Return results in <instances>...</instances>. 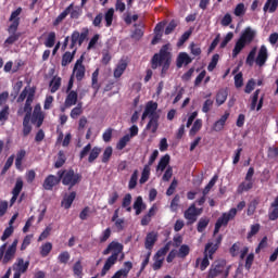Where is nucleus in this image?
<instances>
[{
  "mask_svg": "<svg viewBox=\"0 0 278 278\" xmlns=\"http://www.w3.org/2000/svg\"><path fill=\"white\" fill-rule=\"evenodd\" d=\"M170 46L165 45L161 48L160 53L154 54L152 58V68H157V66H163L162 73H166L170 66Z\"/></svg>",
  "mask_w": 278,
  "mask_h": 278,
  "instance_id": "1",
  "label": "nucleus"
},
{
  "mask_svg": "<svg viewBox=\"0 0 278 278\" xmlns=\"http://www.w3.org/2000/svg\"><path fill=\"white\" fill-rule=\"evenodd\" d=\"M36 94V90L31 87H25L20 97L17 98V103H23L26 99V103L23 109L17 111V114L22 116V114H26L28 118H31V103H34V97Z\"/></svg>",
  "mask_w": 278,
  "mask_h": 278,
  "instance_id": "2",
  "label": "nucleus"
},
{
  "mask_svg": "<svg viewBox=\"0 0 278 278\" xmlns=\"http://www.w3.org/2000/svg\"><path fill=\"white\" fill-rule=\"evenodd\" d=\"M244 207H247V202L241 201L237 205V208H230L229 212L224 213L215 224L214 236L220 231V227H225L228 225L229 220H233V218H236V214H238V211L242 212Z\"/></svg>",
  "mask_w": 278,
  "mask_h": 278,
  "instance_id": "3",
  "label": "nucleus"
},
{
  "mask_svg": "<svg viewBox=\"0 0 278 278\" xmlns=\"http://www.w3.org/2000/svg\"><path fill=\"white\" fill-rule=\"evenodd\" d=\"M18 247V239H15L12 244L8 247V243H3L0 247V261L2 264H10L12 260L16 256V249Z\"/></svg>",
  "mask_w": 278,
  "mask_h": 278,
  "instance_id": "4",
  "label": "nucleus"
},
{
  "mask_svg": "<svg viewBox=\"0 0 278 278\" xmlns=\"http://www.w3.org/2000/svg\"><path fill=\"white\" fill-rule=\"evenodd\" d=\"M227 278L229 277V266L225 261H215L208 270V278Z\"/></svg>",
  "mask_w": 278,
  "mask_h": 278,
  "instance_id": "5",
  "label": "nucleus"
},
{
  "mask_svg": "<svg viewBox=\"0 0 278 278\" xmlns=\"http://www.w3.org/2000/svg\"><path fill=\"white\" fill-rule=\"evenodd\" d=\"M58 175L60 179H62V184L64 186H70V188H73V186H76V184L81 181V176L79 174H75L73 169L59 172Z\"/></svg>",
  "mask_w": 278,
  "mask_h": 278,
  "instance_id": "6",
  "label": "nucleus"
},
{
  "mask_svg": "<svg viewBox=\"0 0 278 278\" xmlns=\"http://www.w3.org/2000/svg\"><path fill=\"white\" fill-rule=\"evenodd\" d=\"M255 175V169L250 167L245 175L244 181L238 186L237 192L242 194V192H249V190L253 189V185L255 184V179L253 176Z\"/></svg>",
  "mask_w": 278,
  "mask_h": 278,
  "instance_id": "7",
  "label": "nucleus"
},
{
  "mask_svg": "<svg viewBox=\"0 0 278 278\" xmlns=\"http://www.w3.org/2000/svg\"><path fill=\"white\" fill-rule=\"evenodd\" d=\"M28 268H29V261L17 258L12 266V269L14 270L13 278H21V275H25Z\"/></svg>",
  "mask_w": 278,
  "mask_h": 278,
  "instance_id": "8",
  "label": "nucleus"
},
{
  "mask_svg": "<svg viewBox=\"0 0 278 278\" xmlns=\"http://www.w3.org/2000/svg\"><path fill=\"white\" fill-rule=\"evenodd\" d=\"M141 118L142 121H144V118H160L157 103L153 101L148 102Z\"/></svg>",
  "mask_w": 278,
  "mask_h": 278,
  "instance_id": "9",
  "label": "nucleus"
},
{
  "mask_svg": "<svg viewBox=\"0 0 278 278\" xmlns=\"http://www.w3.org/2000/svg\"><path fill=\"white\" fill-rule=\"evenodd\" d=\"M73 77L77 79V81H81L84 77H86V66L84 65V56H80L73 68Z\"/></svg>",
  "mask_w": 278,
  "mask_h": 278,
  "instance_id": "10",
  "label": "nucleus"
},
{
  "mask_svg": "<svg viewBox=\"0 0 278 278\" xmlns=\"http://www.w3.org/2000/svg\"><path fill=\"white\" fill-rule=\"evenodd\" d=\"M110 253L118 258V255L123 253V243H119L118 241H112L103 251V255H110Z\"/></svg>",
  "mask_w": 278,
  "mask_h": 278,
  "instance_id": "11",
  "label": "nucleus"
},
{
  "mask_svg": "<svg viewBox=\"0 0 278 278\" xmlns=\"http://www.w3.org/2000/svg\"><path fill=\"white\" fill-rule=\"evenodd\" d=\"M220 242H223V237L222 236L216 238L215 243L214 242H208L205 245V249H204V256L212 260L213 258L212 255H214V253H216V251H218V245L220 244Z\"/></svg>",
  "mask_w": 278,
  "mask_h": 278,
  "instance_id": "12",
  "label": "nucleus"
},
{
  "mask_svg": "<svg viewBox=\"0 0 278 278\" xmlns=\"http://www.w3.org/2000/svg\"><path fill=\"white\" fill-rule=\"evenodd\" d=\"M266 62H268V48L263 45L257 52L255 64L262 68V66L266 65Z\"/></svg>",
  "mask_w": 278,
  "mask_h": 278,
  "instance_id": "13",
  "label": "nucleus"
},
{
  "mask_svg": "<svg viewBox=\"0 0 278 278\" xmlns=\"http://www.w3.org/2000/svg\"><path fill=\"white\" fill-rule=\"evenodd\" d=\"M257 36V30L253 29L251 27H247L242 33L241 36L239 37L245 45H251Z\"/></svg>",
  "mask_w": 278,
  "mask_h": 278,
  "instance_id": "14",
  "label": "nucleus"
},
{
  "mask_svg": "<svg viewBox=\"0 0 278 278\" xmlns=\"http://www.w3.org/2000/svg\"><path fill=\"white\" fill-rule=\"evenodd\" d=\"M203 212V208H197V205L192 204L186 212L185 218L189 220V223H195L197 216H199Z\"/></svg>",
  "mask_w": 278,
  "mask_h": 278,
  "instance_id": "15",
  "label": "nucleus"
},
{
  "mask_svg": "<svg viewBox=\"0 0 278 278\" xmlns=\"http://www.w3.org/2000/svg\"><path fill=\"white\" fill-rule=\"evenodd\" d=\"M33 123H36L37 127H40L45 121V115L42 114V108L40 104H36L33 112Z\"/></svg>",
  "mask_w": 278,
  "mask_h": 278,
  "instance_id": "16",
  "label": "nucleus"
},
{
  "mask_svg": "<svg viewBox=\"0 0 278 278\" xmlns=\"http://www.w3.org/2000/svg\"><path fill=\"white\" fill-rule=\"evenodd\" d=\"M22 190H23V178L17 177L15 186L12 190L13 195L11 198V205H14V203H16V199H18V194H21Z\"/></svg>",
  "mask_w": 278,
  "mask_h": 278,
  "instance_id": "17",
  "label": "nucleus"
},
{
  "mask_svg": "<svg viewBox=\"0 0 278 278\" xmlns=\"http://www.w3.org/2000/svg\"><path fill=\"white\" fill-rule=\"evenodd\" d=\"M131 268H134V264L131 262H125L124 267L117 270L111 278H126Z\"/></svg>",
  "mask_w": 278,
  "mask_h": 278,
  "instance_id": "18",
  "label": "nucleus"
},
{
  "mask_svg": "<svg viewBox=\"0 0 278 278\" xmlns=\"http://www.w3.org/2000/svg\"><path fill=\"white\" fill-rule=\"evenodd\" d=\"M192 62V58L186 52H180L176 60V66L181 68V66H188Z\"/></svg>",
  "mask_w": 278,
  "mask_h": 278,
  "instance_id": "19",
  "label": "nucleus"
},
{
  "mask_svg": "<svg viewBox=\"0 0 278 278\" xmlns=\"http://www.w3.org/2000/svg\"><path fill=\"white\" fill-rule=\"evenodd\" d=\"M228 118L229 112H225V114L222 115L220 118L213 124V131H223V129H225V124L227 123Z\"/></svg>",
  "mask_w": 278,
  "mask_h": 278,
  "instance_id": "20",
  "label": "nucleus"
},
{
  "mask_svg": "<svg viewBox=\"0 0 278 278\" xmlns=\"http://www.w3.org/2000/svg\"><path fill=\"white\" fill-rule=\"evenodd\" d=\"M60 177H55L54 175L48 176L43 181L45 190H53V186H58L60 184Z\"/></svg>",
  "mask_w": 278,
  "mask_h": 278,
  "instance_id": "21",
  "label": "nucleus"
},
{
  "mask_svg": "<svg viewBox=\"0 0 278 278\" xmlns=\"http://www.w3.org/2000/svg\"><path fill=\"white\" fill-rule=\"evenodd\" d=\"M118 258H116L115 255L109 256L101 270V277H105V275H108V271L112 268V266H114V264H116Z\"/></svg>",
  "mask_w": 278,
  "mask_h": 278,
  "instance_id": "22",
  "label": "nucleus"
},
{
  "mask_svg": "<svg viewBox=\"0 0 278 278\" xmlns=\"http://www.w3.org/2000/svg\"><path fill=\"white\" fill-rule=\"evenodd\" d=\"M75 197H77L75 191L71 192L70 194H65L61 202L62 207L70 210L71 205H73V201H75Z\"/></svg>",
  "mask_w": 278,
  "mask_h": 278,
  "instance_id": "23",
  "label": "nucleus"
},
{
  "mask_svg": "<svg viewBox=\"0 0 278 278\" xmlns=\"http://www.w3.org/2000/svg\"><path fill=\"white\" fill-rule=\"evenodd\" d=\"M155 242H157V235L155 232L148 233L146 237V243H144L146 249H148V251H151Z\"/></svg>",
  "mask_w": 278,
  "mask_h": 278,
  "instance_id": "24",
  "label": "nucleus"
},
{
  "mask_svg": "<svg viewBox=\"0 0 278 278\" xmlns=\"http://www.w3.org/2000/svg\"><path fill=\"white\" fill-rule=\"evenodd\" d=\"M71 10H73V3H71L53 22L54 27H58L66 16L71 14Z\"/></svg>",
  "mask_w": 278,
  "mask_h": 278,
  "instance_id": "25",
  "label": "nucleus"
},
{
  "mask_svg": "<svg viewBox=\"0 0 278 278\" xmlns=\"http://www.w3.org/2000/svg\"><path fill=\"white\" fill-rule=\"evenodd\" d=\"M127 71V62L126 61H119L114 70V77L118 79V77L123 76V73Z\"/></svg>",
  "mask_w": 278,
  "mask_h": 278,
  "instance_id": "26",
  "label": "nucleus"
},
{
  "mask_svg": "<svg viewBox=\"0 0 278 278\" xmlns=\"http://www.w3.org/2000/svg\"><path fill=\"white\" fill-rule=\"evenodd\" d=\"M247 45L249 43H245L241 38H239L235 43V48L232 50V58H238V55H240V53L242 52V49H244Z\"/></svg>",
  "mask_w": 278,
  "mask_h": 278,
  "instance_id": "27",
  "label": "nucleus"
},
{
  "mask_svg": "<svg viewBox=\"0 0 278 278\" xmlns=\"http://www.w3.org/2000/svg\"><path fill=\"white\" fill-rule=\"evenodd\" d=\"M77 103V93L76 91H70L65 99V106L66 108H73V105H76Z\"/></svg>",
  "mask_w": 278,
  "mask_h": 278,
  "instance_id": "28",
  "label": "nucleus"
},
{
  "mask_svg": "<svg viewBox=\"0 0 278 278\" xmlns=\"http://www.w3.org/2000/svg\"><path fill=\"white\" fill-rule=\"evenodd\" d=\"M201 127H203V119H195L190 131L189 136L194 137L199 131H201Z\"/></svg>",
  "mask_w": 278,
  "mask_h": 278,
  "instance_id": "29",
  "label": "nucleus"
},
{
  "mask_svg": "<svg viewBox=\"0 0 278 278\" xmlns=\"http://www.w3.org/2000/svg\"><path fill=\"white\" fill-rule=\"evenodd\" d=\"M169 162H170V155L165 154L164 156L161 157L159 165L156 167V170L164 172L168 166Z\"/></svg>",
  "mask_w": 278,
  "mask_h": 278,
  "instance_id": "30",
  "label": "nucleus"
},
{
  "mask_svg": "<svg viewBox=\"0 0 278 278\" xmlns=\"http://www.w3.org/2000/svg\"><path fill=\"white\" fill-rule=\"evenodd\" d=\"M144 202L142 201V197H138L134 203V210H136V215L140 216L142 214V210H144Z\"/></svg>",
  "mask_w": 278,
  "mask_h": 278,
  "instance_id": "31",
  "label": "nucleus"
},
{
  "mask_svg": "<svg viewBox=\"0 0 278 278\" xmlns=\"http://www.w3.org/2000/svg\"><path fill=\"white\" fill-rule=\"evenodd\" d=\"M60 86H62V78H52V80L50 81V92H58V90H60Z\"/></svg>",
  "mask_w": 278,
  "mask_h": 278,
  "instance_id": "32",
  "label": "nucleus"
},
{
  "mask_svg": "<svg viewBox=\"0 0 278 278\" xmlns=\"http://www.w3.org/2000/svg\"><path fill=\"white\" fill-rule=\"evenodd\" d=\"M260 229H262V226L260 224H254L250 226V231L247 236L249 242H251L253 236H257V233H260Z\"/></svg>",
  "mask_w": 278,
  "mask_h": 278,
  "instance_id": "33",
  "label": "nucleus"
},
{
  "mask_svg": "<svg viewBox=\"0 0 278 278\" xmlns=\"http://www.w3.org/2000/svg\"><path fill=\"white\" fill-rule=\"evenodd\" d=\"M255 55H257V47H254L249 52L247 60H245V64H248V66H253V64H255Z\"/></svg>",
  "mask_w": 278,
  "mask_h": 278,
  "instance_id": "34",
  "label": "nucleus"
},
{
  "mask_svg": "<svg viewBox=\"0 0 278 278\" xmlns=\"http://www.w3.org/2000/svg\"><path fill=\"white\" fill-rule=\"evenodd\" d=\"M75 58V50L73 51V53L71 52H65L62 56V66H68V64H71L73 62V59Z\"/></svg>",
  "mask_w": 278,
  "mask_h": 278,
  "instance_id": "35",
  "label": "nucleus"
},
{
  "mask_svg": "<svg viewBox=\"0 0 278 278\" xmlns=\"http://www.w3.org/2000/svg\"><path fill=\"white\" fill-rule=\"evenodd\" d=\"M151 175V167L149 165H146L143 167L142 174H141V178L139 180V184H147L149 181V177Z\"/></svg>",
  "mask_w": 278,
  "mask_h": 278,
  "instance_id": "36",
  "label": "nucleus"
},
{
  "mask_svg": "<svg viewBox=\"0 0 278 278\" xmlns=\"http://www.w3.org/2000/svg\"><path fill=\"white\" fill-rule=\"evenodd\" d=\"M131 140V137L129 135H125L119 139V141L116 144V149L118 151H123L127 147V143Z\"/></svg>",
  "mask_w": 278,
  "mask_h": 278,
  "instance_id": "37",
  "label": "nucleus"
},
{
  "mask_svg": "<svg viewBox=\"0 0 278 278\" xmlns=\"http://www.w3.org/2000/svg\"><path fill=\"white\" fill-rule=\"evenodd\" d=\"M105 26L111 27L114 21V9H109L104 14Z\"/></svg>",
  "mask_w": 278,
  "mask_h": 278,
  "instance_id": "38",
  "label": "nucleus"
},
{
  "mask_svg": "<svg viewBox=\"0 0 278 278\" xmlns=\"http://www.w3.org/2000/svg\"><path fill=\"white\" fill-rule=\"evenodd\" d=\"M91 86L93 88V90H96V92L99 91V68H97L91 76Z\"/></svg>",
  "mask_w": 278,
  "mask_h": 278,
  "instance_id": "39",
  "label": "nucleus"
},
{
  "mask_svg": "<svg viewBox=\"0 0 278 278\" xmlns=\"http://www.w3.org/2000/svg\"><path fill=\"white\" fill-rule=\"evenodd\" d=\"M278 7V0H267V2L264 5V12H275Z\"/></svg>",
  "mask_w": 278,
  "mask_h": 278,
  "instance_id": "40",
  "label": "nucleus"
},
{
  "mask_svg": "<svg viewBox=\"0 0 278 278\" xmlns=\"http://www.w3.org/2000/svg\"><path fill=\"white\" fill-rule=\"evenodd\" d=\"M227 96H228L227 90L225 89L219 90L216 96L217 105H223V103L227 101Z\"/></svg>",
  "mask_w": 278,
  "mask_h": 278,
  "instance_id": "41",
  "label": "nucleus"
},
{
  "mask_svg": "<svg viewBox=\"0 0 278 278\" xmlns=\"http://www.w3.org/2000/svg\"><path fill=\"white\" fill-rule=\"evenodd\" d=\"M29 121H31V118H29V115L24 117V121H23L24 136H29V134H31V125L29 124Z\"/></svg>",
  "mask_w": 278,
  "mask_h": 278,
  "instance_id": "42",
  "label": "nucleus"
},
{
  "mask_svg": "<svg viewBox=\"0 0 278 278\" xmlns=\"http://www.w3.org/2000/svg\"><path fill=\"white\" fill-rule=\"evenodd\" d=\"M157 121H160V117L150 118V122L147 125V129H150L152 134H155V131H157V127L160 126Z\"/></svg>",
  "mask_w": 278,
  "mask_h": 278,
  "instance_id": "43",
  "label": "nucleus"
},
{
  "mask_svg": "<svg viewBox=\"0 0 278 278\" xmlns=\"http://www.w3.org/2000/svg\"><path fill=\"white\" fill-rule=\"evenodd\" d=\"M218 181V175L213 176V178L210 180L207 186L203 190V195L206 197V194H210V190L216 186V182Z\"/></svg>",
  "mask_w": 278,
  "mask_h": 278,
  "instance_id": "44",
  "label": "nucleus"
},
{
  "mask_svg": "<svg viewBox=\"0 0 278 278\" xmlns=\"http://www.w3.org/2000/svg\"><path fill=\"white\" fill-rule=\"evenodd\" d=\"M52 249H53V244H51V242H47V243L42 244L40 248V255L42 257H47V255H49V253H51Z\"/></svg>",
  "mask_w": 278,
  "mask_h": 278,
  "instance_id": "45",
  "label": "nucleus"
},
{
  "mask_svg": "<svg viewBox=\"0 0 278 278\" xmlns=\"http://www.w3.org/2000/svg\"><path fill=\"white\" fill-rule=\"evenodd\" d=\"M195 265L199 266L200 265V270H205V268H207V266H210V257L205 256L201 260L198 258L195 261Z\"/></svg>",
  "mask_w": 278,
  "mask_h": 278,
  "instance_id": "46",
  "label": "nucleus"
},
{
  "mask_svg": "<svg viewBox=\"0 0 278 278\" xmlns=\"http://www.w3.org/2000/svg\"><path fill=\"white\" fill-rule=\"evenodd\" d=\"M71 18H79V16H81V14H84V10L81 9V7H75L73 4L71 11Z\"/></svg>",
  "mask_w": 278,
  "mask_h": 278,
  "instance_id": "47",
  "label": "nucleus"
},
{
  "mask_svg": "<svg viewBox=\"0 0 278 278\" xmlns=\"http://www.w3.org/2000/svg\"><path fill=\"white\" fill-rule=\"evenodd\" d=\"M122 207H124L127 212H131V195L129 193L124 197Z\"/></svg>",
  "mask_w": 278,
  "mask_h": 278,
  "instance_id": "48",
  "label": "nucleus"
},
{
  "mask_svg": "<svg viewBox=\"0 0 278 278\" xmlns=\"http://www.w3.org/2000/svg\"><path fill=\"white\" fill-rule=\"evenodd\" d=\"M100 154H101V148L94 147L89 153L88 162L90 163L94 162V160H97V157H99Z\"/></svg>",
  "mask_w": 278,
  "mask_h": 278,
  "instance_id": "49",
  "label": "nucleus"
},
{
  "mask_svg": "<svg viewBox=\"0 0 278 278\" xmlns=\"http://www.w3.org/2000/svg\"><path fill=\"white\" fill-rule=\"evenodd\" d=\"M136 186H138V169H136L132 173L130 180L128 182L129 190H134V188H136Z\"/></svg>",
  "mask_w": 278,
  "mask_h": 278,
  "instance_id": "50",
  "label": "nucleus"
},
{
  "mask_svg": "<svg viewBox=\"0 0 278 278\" xmlns=\"http://www.w3.org/2000/svg\"><path fill=\"white\" fill-rule=\"evenodd\" d=\"M73 273L76 275V277H81L84 273V266H81V261H78L74 264Z\"/></svg>",
  "mask_w": 278,
  "mask_h": 278,
  "instance_id": "51",
  "label": "nucleus"
},
{
  "mask_svg": "<svg viewBox=\"0 0 278 278\" xmlns=\"http://www.w3.org/2000/svg\"><path fill=\"white\" fill-rule=\"evenodd\" d=\"M113 149L112 147L105 148L103 154H102V162L103 164H108L110 162V157H112Z\"/></svg>",
  "mask_w": 278,
  "mask_h": 278,
  "instance_id": "52",
  "label": "nucleus"
},
{
  "mask_svg": "<svg viewBox=\"0 0 278 278\" xmlns=\"http://www.w3.org/2000/svg\"><path fill=\"white\" fill-rule=\"evenodd\" d=\"M162 29H164V24L160 23L155 26L154 31H155V37L152 40V45H155L157 42V40H160V38H162V35L160 34V31H162Z\"/></svg>",
  "mask_w": 278,
  "mask_h": 278,
  "instance_id": "53",
  "label": "nucleus"
},
{
  "mask_svg": "<svg viewBox=\"0 0 278 278\" xmlns=\"http://www.w3.org/2000/svg\"><path fill=\"white\" fill-rule=\"evenodd\" d=\"M55 45V33H49L48 38L46 39L45 46L48 47V49H51Z\"/></svg>",
  "mask_w": 278,
  "mask_h": 278,
  "instance_id": "54",
  "label": "nucleus"
},
{
  "mask_svg": "<svg viewBox=\"0 0 278 278\" xmlns=\"http://www.w3.org/2000/svg\"><path fill=\"white\" fill-rule=\"evenodd\" d=\"M9 34L10 36L5 40V45H14V42H16V40L21 38V33H9Z\"/></svg>",
  "mask_w": 278,
  "mask_h": 278,
  "instance_id": "55",
  "label": "nucleus"
},
{
  "mask_svg": "<svg viewBox=\"0 0 278 278\" xmlns=\"http://www.w3.org/2000/svg\"><path fill=\"white\" fill-rule=\"evenodd\" d=\"M190 254V247L182 244L178 250V257H187Z\"/></svg>",
  "mask_w": 278,
  "mask_h": 278,
  "instance_id": "56",
  "label": "nucleus"
},
{
  "mask_svg": "<svg viewBox=\"0 0 278 278\" xmlns=\"http://www.w3.org/2000/svg\"><path fill=\"white\" fill-rule=\"evenodd\" d=\"M58 260L61 264H68V261L71 260V254L66 251L61 252L58 256Z\"/></svg>",
  "mask_w": 278,
  "mask_h": 278,
  "instance_id": "57",
  "label": "nucleus"
},
{
  "mask_svg": "<svg viewBox=\"0 0 278 278\" xmlns=\"http://www.w3.org/2000/svg\"><path fill=\"white\" fill-rule=\"evenodd\" d=\"M64 162H66V156H64V152L60 151L58 160L54 164L55 168H62V166H64Z\"/></svg>",
  "mask_w": 278,
  "mask_h": 278,
  "instance_id": "58",
  "label": "nucleus"
},
{
  "mask_svg": "<svg viewBox=\"0 0 278 278\" xmlns=\"http://www.w3.org/2000/svg\"><path fill=\"white\" fill-rule=\"evenodd\" d=\"M219 58L220 56L218 54L213 55V58L207 66V71H210V73H212V71H214V68H216Z\"/></svg>",
  "mask_w": 278,
  "mask_h": 278,
  "instance_id": "59",
  "label": "nucleus"
},
{
  "mask_svg": "<svg viewBox=\"0 0 278 278\" xmlns=\"http://www.w3.org/2000/svg\"><path fill=\"white\" fill-rule=\"evenodd\" d=\"M170 249V247L168 244H166L165 247L161 248L156 254L154 255V257H159L161 260H164V257L166 256V253H168V250Z\"/></svg>",
  "mask_w": 278,
  "mask_h": 278,
  "instance_id": "60",
  "label": "nucleus"
},
{
  "mask_svg": "<svg viewBox=\"0 0 278 278\" xmlns=\"http://www.w3.org/2000/svg\"><path fill=\"white\" fill-rule=\"evenodd\" d=\"M255 210H257V200L250 202L247 212L248 216H253L255 214Z\"/></svg>",
  "mask_w": 278,
  "mask_h": 278,
  "instance_id": "61",
  "label": "nucleus"
},
{
  "mask_svg": "<svg viewBox=\"0 0 278 278\" xmlns=\"http://www.w3.org/2000/svg\"><path fill=\"white\" fill-rule=\"evenodd\" d=\"M210 225V219L207 218H201L198 223V231L202 233V231Z\"/></svg>",
  "mask_w": 278,
  "mask_h": 278,
  "instance_id": "62",
  "label": "nucleus"
},
{
  "mask_svg": "<svg viewBox=\"0 0 278 278\" xmlns=\"http://www.w3.org/2000/svg\"><path fill=\"white\" fill-rule=\"evenodd\" d=\"M247 9L244 8V3H239L235 9L236 16H244Z\"/></svg>",
  "mask_w": 278,
  "mask_h": 278,
  "instance_id": "63",
  "label": "nucleus"
},
{
  "mask_svg": "<svg viewBox=\"0 0 278 278\" xmlns=\"http://www.w3.org/2000/svg\"><path fill=\"white\" fill-rule=\"evenodd\" d=\"M243 85H244V79L242 78V73H238L235 76V86L236 88H242Z\"/></svg>",
  "mask_w": 278,
  "mask_h": 278,
  "instance_id": "64",
  "label": "nucleus"
}]
</instances>
